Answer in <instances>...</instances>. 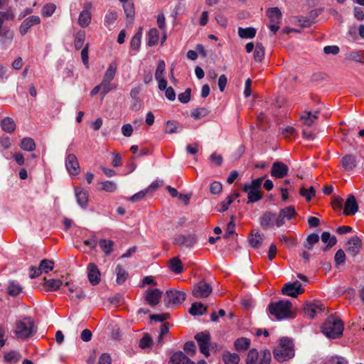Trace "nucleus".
<instances>
[{
	"instance_id": "56",
	"label": "nucleus",
	"mask_w": 364,
	"mask_h": 364,
	"mask_svg": "<svg viewBox=\"0 0 364 364\" xmlns=\"http://www.w3.org/2000/svg\"><path fill=\"white\" fill-rule=\"evenodd\" d=\"M21 358V355L16 351H10L4 355V360L9 363H17Z\"/></svg>"
},
{
	"instance_id": "44",
	"label": "nucleus",
	"mask_w": 364,
	"mask_h": 364,
	"mask_svg": "<svg viewBox=\"0 0 364 364\" xmlns=\"http://www.w3.org/2000/svg\"><path fill=\"white\" fill-rule=\"evenodd\" d=\"M254 59L256 62H262L264 56V48L262 43H257L254 50Z\"/></svg>"
},
{
	"instance_id": "52",
	"label": "nucleus",
	"mask_w": 364,
	"mask_h": 364,
	"mask_svg": "<svg viewBox=\"0 0 364 364\" xmlns=\"http://www.w3.org/2000/svg\"><path fill=\"white\" fill-rule=\"evenodd\" d=\"M100 86L101 90V95L102 98L113 89L116 88V86L111 83V82H105V80L102 81V82L99 85Z\"/></svg>"
},
{
	"instance_id": "49",
	"label": "nucleus",
	"mask_w": 364,
	"mask_h": 364,
	"mask_svg": "<svg viewBox=\"0 0 364 364\" xmlns=\"http://www.w3.org/2000/svg\"><path fill=\"white\" fill-rule=\"evenodd\" d=\"M225 364H238L240 357L236 353H226L223 357Z\"/></svg>"
},
{
	"instance_id": "54",
	"label": "nucleus",
	"mask_w": 364,
	"mask_h": 364,
	"mask_svg": "<svg viewBox=\"0 0 364 364\" xmlns=\"http://www.w3.org/2000/svg\"><path fill=\"white\" fill-rule=\"evenodd\" d=\"M153 343V340L150 335L147 333H144L139 341V347L142 349L149 348Z\"/></svg>"
},
{
	"instance_id": "26",
	"label": "nucleus",
	"mask_w": 364,
	"mask_h": 364,
	"mask_svg": "<svg viewBox=\"0 0 364 364\" xmlns=\"http://www.w3.org/2000/svg\"><path fill=\"white\" fill-rule=\"evenodd\" d=\"M63 285V282L60 279H44L43 287L47 291H54L58 290Z\"/></svg>"
},
{
	"instance_id": "40",
	"label": "nucleus",
	"mask_w": 364,
	"mask_h": 364,
	"mask_svg": "<svg viewBox=\"0 0 364 364\" xmlns=\"http://www.w3.org/2000/svg\"><path fill=\"white\" fill-rule=\"evenodd\" d=\"M118 14L115 11H108L105 16V26L107 28H110L113 26L115 21L117 19Z\"/></svg>"
},
{
	"instance_id": "12",
	"label": "nucleus",
	"mask_w": 364,
	"mask_h": 364,
	"mask_svg": "<svg viewBox=\"0 0 364 364\" xmlns=\"http://www.w3.org/2000/svg\"><path fill=\"white\" fill-rule=\"evenodd\" d=\"M91 8V2H87L84 5V9L80 13L78 23L82 28L87 27L91 22L92 15L90 11Z\"/></svg>"
},
{
	"instance_id": "61",
	"label": "nucleus",
	"mask_w": 364,
	"mask_h": 364,
	"mask_svg": "<svg viewBox=\"0 0 364 364\" xmlns=\"http://www.w3.org/2000/svg\"><path fill=\"white\" fill-rule=\"evenodd\" d=\"M234 216L232 215L231 217V221L228 224L227 228L225 230V234L224 235V237L229 238L230 236L235 234V224L234 223Z\"/></svg>"
},
{
	"instance_id": "33",
	"label": "nucleus",
	"mask_w": 364,
	"mask_h": 364,
	"mask_svg": "<svg viewBox=\"0 0 364 364\" xmlns=\"http://www.w3.org/2000/svg\"><path fill=\"white\" fill-rule=\"evenodd\" d=\"M207 311V307L201 303H193L189 309V313L193 316H200Z\"/></svg>"
},
{
	"instance_id": "14",
	"label": "nucleus",
	"mask_w": 364,
	"mask_h": 364,
	"mask_svg": "<svg viewBox=\"0 0 364 364\" xmlns=\"http://www.w3.org/2000/svg\"><path fill=\"white\" fill-rule=\"evenodd\" d=\"M288 166L282 162L277 161L273 163L271 170V176L276 178H282L287 176Z\"/></svg>"
},
{
	"instance_id": "30",
	"label": "nucleus",
	"mask_w": 364,
	"mask_h": 364,
	"mask_svg": "<svg viewBox=\"0 0 364 364\" xmlns=\"http://www.w3.org/2000/svg\"><path fill=\"white\" fill-rule=\"evenodd\" d=\"M250 339L241 337L235 341L234 346L237 351H245L250 348Z\"/></svg>"
},
{
	"instance_id": "10",
	"label": "nucleus",
	"mask_w": 364,
	"mask_h": 364,
	"mask_svg": "<svg viewBox=\"0 0 364 364\" xmlns=\"http://www.w3.org/2000/svg\"><path fill=\"white\" fill-rule=\"evenodd\" d=\"M65 166L69 174L77 176L80 172L78 160L75 154H70L65 158Z\"/></svg>"
},
{
	"instance_id": "16",
	"label": "nucleus",
	"mask_w": 364,
	"mask_h": 364,
	"mask_svg": "<svg viewBox=\"0 0 364 364\" xmlns=\"http://www.w3.org/2000/svg\"><path fill=\"white\" fill-rule=\"evenodd\" d=\"M87 277L92 285H97L101 280V274L97 266L94 263H90L87 267Z\"/></svg>"
},
{
	"instance_id": "53",
	"label": "nucleus",
	"mask_w": 364,
	"mask_h": 364,
	"mask_svg": "<svg viewBox=\"0 0 364 364\" xmlns=\"http://www.w3.org/2000/svg\"><path fill=\"white\" fill-rule=\"evenodd\" d=\"M209 112L208 109L205 107L196 108L191 112V117L195 119H199L208 114Z\"/></svg>"
},
{
	"instance_id": "63",
	"label": "nucleus",
	"mask_w": 364,
	"mask_h": 364,
	"mask_svg": "<svg viewBox=\"0 0 364 364\" xmlns=\"http://www.w3.org/2000/svg\"><path fill=\"white\" fill-rule=\"evenodd\" d=\"M166 64L165 62L162 60H159L157 65V68L155 72V78L159 79L163 77V74L165 70Z\"/></svg>"
},
{
	"instance_id": "38",
	"label": "nucleus",
	"mask_w": 364,
	"mask_h": 364,
	"mask_svg": "<svg viewBox=\"0 0 364 364\" xmlns=\"http://www.w3.org/2000/svg\"><path fill=\"white\" fill-rule=\"evenodd\" d=\"M99 245L105 252V255L107 256L110 255L113 250L114 242L110 240L101 239L99 241Z\"/></svg>"
},
{
	"instance_id": "22",
	"label": "nucleus",
	"mask_w": 364,
	"mask_h": 364,
	"mask_svg": "<svg viewBox=\"0 0 364 364\" xmlns=\"http://www.w3.org/2000/svg\"><path fill=\"white\" fill-rule=\"evenodd\" d=\"M170 364H195L182 352L174 353L170 360Z\"/></svg>"
},
{
	"instance_id": "8",
	"label": "nucleus",
	"mask_w": 364,
	"mask_h": 364,
	"mask_svg": "<svg viewBox=\"0 0 364 364\" xmlns=\"http://www.w3.org/2000/svg\"><path fill=\"white\" fill-rule=\"evenodd\" d=\"M296 212L295 208L292 205H289L287 208L281 209L277 215V227L283 225L286 220H289L292 218L295 217Z\"/></svg>"
},
{
	"instance_id": "31",
	"label": "nucleus",
	"mask_w": 364,
	"mask_h": 364,
	"mask_svg": "<svg viewBox=\"0 0 364 364\" xmlns=\"http://www.w3.org/2000/svg\"><path fill=\"white\" fill-rule=\"evenodd\" d=\"M169 269L176 274H180L183 271V266L178 257H173L170 259Z\"/></svg>"
},
{
	"instance_id": "46",
	"label": "nucleus",
	"mask_w": 364,
	"mask_h": 364,
	"mask_svg": "<svg viewBox=\"0 0 364 364\" xmlns=\"http://www.w3.org/2000/svg\"><path fill=\"white\" fill-rule=\"evenodd\" d=\"M85 39V32L84 31H79L75 36L74 46L77 50L82 48Z\"/></svg>"
},
{
	"instance_id": "48",
	"label": "nucleus",
	"mask_w": 364,
	"mask_h": 364,
	"mask_svg": "<svg viewBox=\"0 0 364 364\" xmlns=\"http://www.w3.org/2000/svg\"><path fill=\"white\" fill-rule=\"evenodd\" d=\"M259 359V353L256 348H252L249 350L247 358L246 364H257Z\"/></svg>"
},
{
	"instance_id": "57",
	"label": "nucleus",
	"mask_w": 364,
	"mask_h": 364,
	"mask_svg": "<svg viewBox=\"0 0 364 364\" xmlns=\"http://www.w3.org/2000/svg\"><path fill=\"white\" fill-rule=\"evenodd\" d=\"M54 266V263L53 261L49 259H43L40 264L39 268L42 272H45L46 273H48V272L53 270Z\"/></svg>"
},
{
	"instance_id": "55",
	"label": "nucleus",
	"mask_w": 364,
	"mask_h": 364,
	"mask_svg": "<svg viewBox=\"0 0 364 364\" xmlns=\"http://www.w3.org/2000/svg\"><path fill=\"white\" fill-rule=\"evenodd\" d=\"M179 124L175 121H168L166 123L164 132L167 134H173L178 132Z\"/></svg>"
},
{
	"instance_id": "47",
	"label": "nucleus",
	"mask_w": 364,
	"mask_h": 364,
	"mask_svg": "<svg viewBox=\"0 0 364 364\" xmlns=\"http://www.w3.org/2000/svg\"><path fill=\"white\" fill-rule=\"evenodd\" d=\"M169 333V324L167 322L162 323L160 326V333L157 339V344L162 346L164 337Z\"/></svg>"
},
{
	"instance_id": "19",
	"label": "nucleus",
	"mask_w": 364,
	"mask_h": 364,
	"mask_svg": "<svg viewBox=\"0 0 364 364\" xmlns=\"http://www.w3.org/2000/svg\"><path fill=\"white\" fill-rule=\"evenodd\" d=\"M360 247L361 240L358 237L355 236L347 242L346 250L348 255L354 257L360 252Z\"/></svg>"
},
{
	"instance_id": "11",
	"label": "nucleus",
	"mask_w": 364,
	"mask_h": 364,
	"mask_svg": "<svg viewBox=\"0 0 364 364\" xmlns=\"http://www.w3.org/2000/svg\"><path fill=\"white\" fill-rule=\"evenodd\" d=\"M284 294L291 297H296L303 292L301 284L299 281L293 283H287L282 289Z\"/></svg>"
},
{
	"instance_id": "43",
	"label": "nucleus",
	"mask_w": 364,
	"mask_h": 364,
	"mask_svg": "<svg viewBox=\"0 0 364 364\" xmlns=\"http://www.w3.org/2000/svg\"><path fill=\"white\" fill-rule=\"evenodd\" d=\"M159 31L156 28H151L147 33L149 46H154L159 41Z\"/></svg>"
},
{
	"instance_id": "27",
	"label": "nucleus",
	"mask_w": 364,
	"mask_h": 364,
	"mask_svg": "<svg viewBox=\"0 0 364 364\" xmlns=\"http://www.w3.org/2000/svg\"><path fill=\"white\" fill-rule=\"evenodd\" d=\"M321 241L323 243H327V245L323 248V251L328 250L331 247L336 244L337 240L334 235H331L328 232H323L321 237Z\"/></svg>"
},
{
	"instance_id": "4",
	"label": "nucleus",
	"mask_w": 364,
	"mask_h": 364,
	"mask_svg": "<svg viewBox=\"0 0 364 364\" xmlns=\"http://www.w3.org/2000/svg\"><path fill=\"white\" fill-rule=\"evenodd\" d=\"M343 331V323L342 321L334 316H329L323 326L322 332L330 338H336L341 336Z\"/></svg>"
},
{
	"instance_id": "58",
	"label": "nucleus",
	"mask_w": 364,
	"mask_h": 364,
	"mask_svg": "<svg viewBox=\"0 0 364 364\" xmlns=\"http://www.w3.org/2000/svg\"><path fill=\"white\" fill-rule=\"evenodd\" d=\"M55 9L56 6L54 4H47L43 7L41 14L44 17H49L55 12Z\"/></svg>"
},
{
	"instance_id": "36",
	"label": "nucleus",
	"mask_w": 364,
	"mask_h": 364,
	"mask_svg": "<svg viewBox=\"0 0 364 364\" xmlns=\"http://www.w3.org/2000/svg\"><path fill=\"white\" fill-rule=\"evenodd\" d=\"M20 147L26 151H33L36 149V143L32 138L25 137L21 140Z\"/></svg>"
},
{
	"instance_id": "28",
	"label": "nucleus",
	"mask_w": 364,
	"mask_h": 364,
	"mask_svg": "<svg viewBox=\"0 0 364 364\" xmlns=\"http://www.w3.org/2000/svg\"><path fill=\"white\" fill-rule=\"evenodd\" d=\"M267 14L271 23H281L282 14L279 8L273 7L269 9Z\"/></svg>"
},
{
	"instance_id": "59",
	"label": "nucleus",
	"mask_w": 364,
	"mask_h": 364,
	"mask_svg": "<svg viewBox=\"0 0 364 364\" xmlns=\"http://www.w3.org/2000/svg\"><path fill=\"white\" fill-rule=\"evenodd\" d=\"M300 195L305 197L307 201H310L311 198L315 196V190L313 186H311L309 189L301 188L300 189Z\"/></svg>"
},
{
	"instance_id": "24",
	"label": "nucleus",
	"mask_w": 364,
	"mask_h": 364,
	"mask_svg": "<svg viewBox=\"0 0 364 364\" xmlns=\"http://www.w3.org/2000/svg\"><path fill=\"white\" fill-rule=\"evenodd\" d=\"M243 191L247 193L248 203H255L262 198V194L259 191L252 189L250 186H244Z\"/></svg>"
},
{
	"instance_id": "62",
	"label": "nucleus",
	"mask_w": 364,
	"mask_h": 364,
	"mask_svg": "<svg viewBox=\"0 0 364 364\" xmlns=\"http://www.w3.org/2000/svg\"><path fill=\"white\" fill-rule=\"evenodd\" d=\"M346 260V254L341 249L338 250L335 255L334 261L336 265H340L344 263Z\"/></svg>"
},
{
	"instance_id": "3",
	"label": "nucleus",
	"mask_w": 364,
	"mask_h": 364,
	"mask_svg": "<svg viewBox=\"0 0 364 364\" xmlns=\"http://www.w3.org/2000/svg\"><path fill=\"white\" fill-rule=\"evenodd\" d=\"M35 332L34 321L31 317H24L16 321L14 333L17 338L26 339L32 336Z\"/></svg>"
},
{
	"instance_id": "1",
	"label": "nucleus",
	"mask_w": 364,
	"mask_h": 364,
	"mask_svg": "<svg viewBox=\"0 0 364 364\" xmlns=\"http://www.w3.org/2000/svg\"><path fill=\"white\" fill-rule=\"evenodd\" d=\"M291 303L288 300H281L277 302H271L268 310L271 316L277 320L293 318Z\"/></svg>"
},
{
	"instance_id": "9",
	"label": "nucleus",
	"mask_w": 364,
	"mask_h": 364,
	"mask_svg": "<svg viewBox=\"0 0 364 364\" xmlns=\"http://www.w3.org/2000/svg\"><path fill=\"white\" fill-rule=\"evenodd\" d=\"M324 310L323 304L318 301L306 304L304 307V314L309 318H314L316 314Z\"/></svg>"
},
{
	"instance_id": "6",
	"label": "nucleus",
	"mask_w": 364,
	"mask_h": 364,
	"mask_svg": "<svg viewBox=\"0 0 364 364\" xmlns=\"http://www.w3.org/2000/svg\"><path fill=\"white\" fill-rule=\"evenodd\" d=\"M186 294L183 291L168 290L166 292L164 302L167 306L179 305L186 300Z\"/></svg>"
},
{
	"instance_id": "25",
	"label": "nucleus",
	"mask_w": 364,
	"mask_h": 364,
	"mask_svg": "<svg viewBox=\"0 0 364 364\" xmlns=\"http://www.w3.org/2000/svg\"><path fill=\"white\" fill-rule=\"evenodd\" d=\"M317 114L318 112H315L314 114H312L311 112L304 111L301 115L300 119L304 125L311 127L318 118Z\"/></svg>"
},
{
	"instance_id": "42",
	"label": "nucleus",
	"mask_w": 364,
	"mask_h": 364,
	"mask_svg": "<svg viewBox=\"0 0 364 364\" xmlns=\"http://www.w3.org/2000/svg\"><path fill=\"white\" fill-rule=\"evenodd\" d=\"M98 185L100 186V187L98 188L100 190L109 193L114 192L117 190V187L116 183L112 181L100 182Z\"/></svg>"
},
{
	"instance_id": "18",
	"label": "nucleus",
	"mask_w": 364,
	"mask_h": 364,
	"mask_svg": "<svg viewBox=\"0 0 364 364\" xmlns=\"http://www.w3.org/2000/svg\"><path fill=\"white\" fill-rule=\"evenodd\" d=\"M358 210V205L355 197L350 195L346 200L343 213L346 215H353Z\"/></svg>"
},
{
	"instance_id": "64",
	"label": "nucleus",
	"mask_w": 364,
	"mask_h": 364,
	"mask_svg": "<svg viewBox=\"0 0 364 364\" xmlns=\"http://www.w3.org/2000/svg\"><path fill=\"white\" fill-rule=\"evenodd\" d=\"M191 89L188 88L184 92L178 95V100L182 103H188L191 100Z\"/></svg>"
},
{
	"instance_id": "7",
	"label": "nucleus",
	"mask_w": 364,
	"mask_h": 364,
	"mask_svg": "<svg viewBox=\"0 0 364 364\" xmlns=\"http://www.w3.org/2000/svg\"><path fill=\"white\" fill-rule=\"evenodd\" d=\"M212 292V287L210 284L200 281L196 284L193 289L192 294L196 298L208 297Z\"/></svg>"
},
{
	"instance_id": "2",
	"label": "nucleus",
	"mask_w": 364,
	"mask_h": 364,
	"mask_svg": "<svg viewBox=\"0 0 364 364\" xmlns=\"http://www.w3.org/2000/svg\"><path fill=\"white\" fill-rule=\"evenodd\" d=\"M274 357L279 362H284L294 356L293 341L284 337L280 339L279 346L274 350Z\"/></svg>"
},
{
	"instance_id": "39",
	"label": "nucleus",
	"mask_w": 364,
	"mask_h": 364,
	"mask_svg": "<svg viewBox=\"0 0 364 364\" xmlns=\"http://www.w3.org/2000/svg\"><path fill=\"white\" fill-rule=\"evenodd\" d=\"M238 35L242 38H252L256 35V29L252 27L238 28Z\"/></svg>"
},
{
	"instance_id": "23",
	"label": "nucleus",
	"mask_w": 364,
	"mask_h": 364,
	"mask_svg": "<svg viewBox=\"0 0 364 364\" xmlns=\"http://www.w3.org/2000/svg\"><path fill=\"white\" fill-rule=\"evenodd\" d=\"M341 164L345 170L351 171L356 166L357 161L353 155L348 154L342 158Z\"/></svg>"
},
{
	"instance_id": "13",
	"label": "nucleus",
	"mask_w": 364,
	"mask_h": 364,
	"mask_svg": "<svg viewBox=\"0 0 364 364\" xmlns=\"http://www.w3.org/2000/svg\"><path fill=\"white\" fill-rule=\"evenodd\" d=\"M277 215L272 212H265L260 217L259 223L262 228L264 230L272 228L274 225L277 226Z\"/></svg>"
},
{
	"instance_id": "34",
	"label": "nucleus",
	"mask_w": 364,
	"mask_h": 364,
	"mask_svg": "<svg viewBox=\"0 0 364 364\" xmlns=\"http://www.w3.org/2000/svg\"><path fill=\"white\" fill-rule=\"evenodd\" d=\"M115 273L117 275L116 282L118 284H122L127 280L128 277V272L121 265H117L115 269Z\"/></svg>"
},
{
	"instance_id": "5",
	"label": "nucleus",
	"mask_w": 364,
	"mask_h": 364,
	"mask_svg": "<svg viewBox=\"0 0 364 364\" xmlns=\"http://www.w3.org/2000/svg\"><path fill=\"white\" fill-rule=\"evenodd\" d=\"M195 340L197 341L200 352L206 358L210 355V335L209 332H200L195 335Z\"/></svg>"
},
{
	"instance_id": "20",
	"label": "nucleus",
	"mask_w": 364,
	"mask_h": 364,
	"mask_svg": "<svg viewBox=\"0 0 364 364\" xmlns=\"http://www.w3.org/2000/svg\"><path fill=\"white\" fill-rule=\"evenodd\" d=\"M175 242L184 247H192L196 242V238L193 235H179L175 237Z\"/></svg>"
},
{
	"instance_id": "17",
	"label": "nucleus",
	"mask_w": 364,
	"mask_h": 364,
	"mask_svg": "<svg viewBox=\"0 0 364 364\" xmlns=\"http://www.w3.org/2000/svg\"><path fill=\"white\" fill-rule=\"evenodd\" d=\"M162 291L159 289H148L146 291L145 301L151 306H156L161 298Z\"/></svg>"
},
{
	"instance_id": "51",
	"label": "nucleus",
	"mask_w": 364,
	"mask_h": 364,
	"mask_svg": "<svg viewBox=\"0 0 364 364\" xmlns=\"http://www.w3.org/2000/svg\"><path fill=\"white\" fill-rule=\"evenodd\" d=\"M142 36L141 28H139V31L132 37L130 46L134 50H138L141 44V38Z\"/></svg>"
},
{
	"instance_id": "21",
	"label": "nucleus",
	"mask_w": 364,
	"mask_h": 364,
	"mask_svg": "<svg viewBox=\"0 0 364 364\" xmlns=\"http://www.w3.org/2000/svg\"><path fill=\"white\" fill-rule=\"evenodd\" d=\"M75 197L78 205L85 208L88 203V193L87 191L80 187L75 188Z\"/></svg>"
},
{
	"instance_id": "35",
	"label": "nucleus",
	"mask_w": 364,
	"mask_h": 364,
	"mask_svg": "<svg viewBox=\"0 0 364 364\" xmlns=\"http://www.w3.org/2000/svg\"><path fill=\"white\" fill-rule=\"evenodd\" d=\"M117 72V64L113 62L111 63L105 75L103 77V80H105V82H112V80L114 79Z\"/></svg>"
},
{
	"instance_id": "32",
	"label": "nucleus",
	"mask_w": 364,
	"mask_h": 364,
	"mask_svg": "<svg viewBox=\"0 0 364 364\" xmlns=\"http://www.w3.org/2000/svg\"><path fill=\"white\" fill-rule=\"evenodd\" d=\"M346 58L348 60H354L361 63H364V50L349 51L346 54Z\"/></svg>"
},
{
	"instance_id": "45",
	"label": "nucleus",
	"mask_w": 364,
	"mask_h": 364,
	"mask_svg": "<svg viewBox=\"0 0 364 364\" xmlns=\"http://www.w3.org/2000/svg\"><path fill=\"white\" fill-rule=\"evenodd\" d=\"M65 285L69 286L68 290L70 293H75V295L72 296V299L75 298L80 299L85 297L83 291L80 288H78L77 287L73 284H70L69 282H66Z\"/></svg>"
},
{
	"instance_id": "15",
	"label": "nucleus",
	"mask_w": 364,
	"mask_h": 364,
	"mask_svg": "<svg viewBox=\"0 0 364 364\" xmlns=\"http://www.w3.org/2000/svg\"><path fill=\"white\" fill-rule=\"evenodd\" d=\"M41 23V18L38 16H30L23 20L19 26V33L24 36L27 33L28 30L35 25H38Z\"/></svg>"
},
{
	"instance_id": "37",
	"label": "nucleus",
	"mask_w": 364,
	"mask_h": 364,
	"mask_svg": "<svg viewBox=\"0 0 364 364\" xmlns=\"http://www.w3.org/2000/svg\"><path fill=\"white\" fill-rule=\"evenodd\" d=\"M22 289L23 288L19 283L11 281L8 286L7 292L10 296H15L18 295L22 291Z\"/></svg>"
},
{
	"instance_id": "60",
	"label": "nucleus",
	"mask_w": 364,
	"mask_h": 364,
	"mask_svg": "<svg viewBox=\"0 0 364 364\" xmlns=\"http://www.w3.org/2000/svg\"><path fill=\"white\" fill-rule=\"evenodd\" d=\"M123 8L127 17L132 19L135 14L133 2L130 1L123 4Z\"/></svg>"
},
{
	"instance_id": "29",
	"label": "nucleus",
	"mask_w": 364,
	"mask_h": 364,
	"mask_svg": "<svg viewBox=\"0 0 364 364\" xmlns=\"http://www.w3.org/2000/svg\"><path fill=\"white\" fill-rule=\"evenodd\" d=\"M2 129L7 133H13L16 129V124L11 117H4L1 122Z\"/></svg>"
},
{
	"instance_id": "50",
	"label": "nucleus",
	"mask_w": 364,
	"mask_h": 364,
	"mask_svg": "<svg viewBox=\"0 0 364 364\" xmlns=\"http://www.w3.org/2000/svg\"><path fill=\"white\" fill-rule=\"evenodd\" d=\"M271 353L269 350H262L259 354L257 364H270Z\"/></svg>"
},
{
	"instance_id": "41",
	"label": "nucleus",
	"mask_w": 364,
	"mask_h": 364,
	"mask_svg": "<svg viewBox=\"0 0 364 364\" xmlns=\"http://www.w3.org/2000/svg\"><path fill=\"white\" fill-rule=\"evenodd\" d=\"M263 239L264 235L256 232L255 235L251 234L249 238V242L252 247L257 248L262 245Z\"/></svg>"
}]
</instances>
